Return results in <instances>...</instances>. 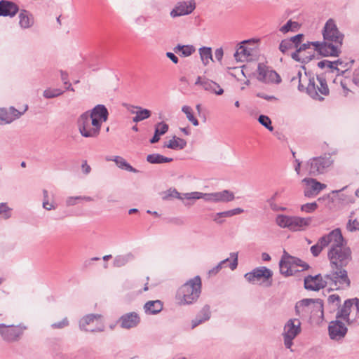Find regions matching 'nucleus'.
<instances>
[{"mask_svg": "<svg viewBox=\"0 0 359 359\" xmlns=\"http://www.w3.org/2000/svg\"><path fill=\"white\" fill-rule=\"evenodd\" d=\"M300 26L297 22L292 21L291 20H288L285 25L282 26L279 31L283 34H286L289 32H297L299 29Z\"/></svg>", "mask_w": 359, "mask_h": 359, "instance_id": "39", "label": "nucleus"}, {"mask_svg": "<svg viewBox=\"0 0 359 359\" xmlns=\"http://www.w3.org/2000/svg\"><path fill=\"white\" fill-rule=\"evenodd\" d=\"M298 82V89L306 92L313 99L323 100L321 95H327L330 93L325 79L323 76H318L316 79L309 76L306 72L303 74L298 72L295 76L291 79V82Z\"/></svg>", "mask_w": 359, "mask_h": 359, "instance_id": "4", "label": "nucleus"}, {"mask_svg": "<svg viewBox=\"0 0 359 359\" xmlns=\"http://www.w3.org/2000/svg\"><path fill=\"white\" fill-rule=\"evenodd\" d=\"M174 197L183 199H203L206 202L217 203L216 192L213 193H202L198 191H193L190 193L180 194L177 191H174Z\"/></svg>", "mask_w": 359, "mask_h": 359, "instance_id": "16", "label": "nucleus"}, {"mask_svg": "<svg viewBox=\"0 0 359 359\" xmlns=\"http://www.w3.org/2000/svg\"><path fill=\"white\" fill-rule=\"evenodd\" d=\"M323 41L307 42L291 54V57L302 63L309 62L314 57V52L309 51L311 46L313 50L323 56H338L342 45L344 35L338 30L332 19L327 21L323 31Z\"/></svg>", "mask_w": 359, "mask_h": 359, "instance_id": "1", "label": "nucleus"}, {"mask_svg": "<svg viewBox=\"0 0 359 359\" xmlns=\"http://www.w3.org/2000/svg\"><path fill=\"white\" fill-rule=\"evenodd\" d=\"M337 62H330L327 60H324L322 61H320L318 63V67L323 69V68H329L331 69V71L333 72L334 70H336L337 72L339 71V69L337 68Z\"/></svg>", "mask_w": 359, "mask_h": 359, "instance_id": "42", "label": "nucleus"}, {"mask_svg": "<svg viewBox=\"0 0 359 359\" xmlns=\"http://www.w3.org/2000/svg\"><path fill=\"white\" fill-rule=\"evenodd\" d=\"M333 159L330 155L313 157L308 160L304 165L309 175L317 176L326 172L332 165Z\"/></svg>", "mask_w": 359, "mask_h": 359, "instance_id": "8", "label": "nucleus"}, {"mask_svg": "<svg viewBox=\"0 0 359 359\" xmlns=\"http://www.w3.org/2000/svg\"><path fill=\"white\" fill-rule=\"evenodd\" d=\"M195 85L200 86L205 90L218 95H222L224 93V90L219 84L205 77L198 76Z\"/></svg>", "mask_w": 359, "mask_h": 359, "instance_id": "21", "label": "nucleus"}, {"mask_svg": "<svg viewBox=\"0 0 359 359\" xmlns=\"http://www.w3.org/2000/svg\"><path fill=\"white\" fill-rule=\"evenodd\" d=\"M27 109V105H25L22 111H19L13 107H11L8 109H0V125L11 123L14 120L20 118Z\"/></svg>", "mask_w": 359, "mask_h": 359, "instance_id": "17", "label": "nucleus"}, {"mask_svg": "<svg viewBox=\"0 0 359 359\" xmlns=\"http://www.w3.org/2000/svg\"><path fill=\"white\" fill-rule=\"evenodd\" d=\"M63 93V91L60 89H46L43 91V96L46 98L50 99L57 97Z\"/></svg>", "mask_w": 359, "mask_h": 359, "instance_id": "44", "label": "nucleus"}, {"mask_svg": "<svg viewBox=\"0 0 359 359\" xmlns=\"http://www.w3.org/2000/svg\"><path fill=\"white\" fill-rule=\"evenodd\" d=\"M108 111L104 105L98 104L91 111L83 113L77 121L81 135L84 137H97L100 133L102 123L108 118Z\"/></svg>", "mask_w": 359, "mask_h": 359, "instance_id": "3", "label": "nucleus"}, {"mask_svg": "<svg viewBox=\"0 0 359 359\" xmlns=\"http://www.w3.org/2000/svg\"><path fill=\"white\" fill-rule=\"evenodd\" d=\"M257 79L265 83H276L278 84L281 82L280 75L269 69L263 63H259L257 66Z\"/></svg>", "mask_w": 359, "mask_h": 359, "instance_id": "15", "label": "nucleus"}, {"mask_svg": "<svg viewBox=\"0 0 359 359\" xmlns=\"http://www.w3.org/2000/svg\"><path fill=\"white\" fill-rule=\"evenodd\" d=\"M317 207H318V205L316 202L306 203V204L302 205L301 210L306 212H312L317 208Z\"/></svg>", "mask_w": 359, "mask_h": 359, "instance_id": "49", "label": "nucleus"}, {"mask_svg": "<svg viewBox=\"0 0 359 359\" xmlns=\"http://www.w3.org/2000/svg\"><path fill=\"white\" fill-rule=\"evenodd\" d=\"M210 316L211 312L210 306H204L196 318L191 320V327L194 329L198 325L208 320L210 318Z\"/></svg>", "mask_w": 359, "mask_h": 359, "instance_id": "26", "label": "nucleus"}, {"mask_svg": "<svg viewBox=\"0 0 359 359\" xmlns=\"http://www.w3.org/2000/svg\"><path fill=\"white\" fill-rule=\"evenodd\" d=\"M102 315L88 314L79 320V328L85 332H103L104 325L101 322Z\"/></svg>", "mask_w": 359, "mask_h": 359, "instance_id": "13", "label": "nucleus"}, {"mask_svg": "<svg viewBox=\"0 0 359 359\" xmlns=\"http://www.w3.org/2000/svg\"><path fill=\"white\" fill-rule=\"evenodd\" d=\"M201 292V279L196 276L187 281L177 290L176 300L180 305L192 304L197 301Z\"/></svg>", "mask_w": 359, "mask_h": 359, "instance_id": "5", "label": "nucleus"}, {"mask_svg": "<svg viewBox=\"0 0 359 359\" xmlns=\"http://www.w3.org/2000/svg\"><path fill=\"white\" fill-rule=\"evenodd\" d=\"M80 199H81V196H74H74L68 197L66 200V204L67 206L74 205L77 203L78 201H80Z\"/></svg>", "mask_w": 359, "mask_h": 359, "instance_id": "53", "label": "nucleus"}, {"mask_svg": "<svg viewBox=\"0 0 359 359\" xmlns=\"http://www.w3.org/2000/svg\"><path fill=\"white\" fill-rule=\"evenodd\" d=\"M347 81H348V79L340 80L341 86L343 89V93L344 96H347L348 93L351 91L347 87Z\"/></svg>", "mask_w": 359, "mask_h": 359, "instance_id": "56", "label": "nucleus"}, {"mask_svg": "<svg viewBox=\"0 0 359 359\" xmlns=\"http://www.w3.org/2000/svg\"><path fill=\"white\" fill-rule=\"evenodd\" d=\"M166 56L175 64L178 63V57L172 53L168 52L166 53Z\"/></svg>", "mask_w": 359, "mask_h": 359, "instance_id": "61", "label": "nucleus"}, {"mask_svg": "<svg viewBox=\"0 0 359 359\" xmlns=\"http://www.w3.org/2000/svg\"><path fill=\"white\" fill-rule=\"evenodd\" d=\"M272 275L271 270L265 266H260L245 273V278L251 283L261 282V283L265 284V286L269 287L272 285Z\"/></svg>", "mask_w": 359, "mask_h": 359, "instance_id": "12", "label": "nucleus"}, {"mask_svg": "<svg viewBox=\"0 0 359 359\" xmlns=\"http://www.w3.org/2000/svg\"><path fill=\"white\" fill-rule=\"evenodd\" d=\"M346 229L350 232L359 231L358 221L356 219H352L351 217H350V219L346 224Z\"/></svg>", "mask_w": 359, "mask_h": 359, "instance_id": "45", "label": "nucleus"}, {"mask_svg": "<svg viewBox=\"0 0 359 359\" xmlns=\"http://www.w3.org/2000/svg\"><path fill=\"white\" fill-rule=\"evenodd\" d=\"M280 271L281 274L289 276L296 272L306 270L309 268V265L302 259L291 256L285 250L279 263Z\"/></svg>", "mask_w": 359, "mask_h": 359, "instance_id": "6", "label": "nucleus"}, {"mask_svg": "<svg viewBox=\"0 0 359 359\" xmlns=\"http://www.w3.org/2000/svg\"><path fill=\"white\" fill-rule=\"evenodd\" d=\"M304 38V34H299L294 36L291 37L290 39L293 43L294 46L295 47L296 50H297L298 46L301 43L302 39ZM300 48V46L298 48V49Z\"/></svg>", "mask_w": 359, "mask_h": 359, "instance_id": "50", "label": "nucleus"}, {"mask_svg": "<svg viewBox=\"0 0 359 359\" xmlns=\"http://www.w3.org/2000/svg\"><path fill=\"white\" fill-rule=\"evenodd\" d=\"M198 53L204 66L208 65L210 61H213L212 48L210 47H201L198 49Z\"/></svg>", "mask_w": 359, "mask_h": 359, "instance_id": "32", "label": "nucleus"}, {"mask_svg": "<svg viewBox=\"0 0 359 359\" xmlns=\"http://www.w3.org/2000/svg\"><path fill=\"white\" fill-rule=\"evenodd\" d=\"M217 203H228L234 200V194L229 190L216 192Z\"/></svg>", "mask_w": 359, "mask_h": 359, "instance_id": "36", "label": "nucleus"}, {"mask_svg": "<svg viewBox=\"0 0 359 359\" xmlns=\"http://www.w3.org/2000/svg\"><path fill=\"white\" fill-rule=\"evenodd\" d=\"M229 259L226 258L222 261H221L215 267L209 271L210 275H215L217 274L226 264L227 262H229Z\"/></svg>", "mask_w": 359, "mask_h": 359, "instance_id": "47", "label": "nucleus"}, {"mask_svg": "<svg viewBox=\"0 0 359 359\" xmlns=\"http://www.w3.org/2000/svg\"><path fill=\"white\" fill-rule=\"evenodd\" d=\"M296 314L301 317L321 316L323 314V304L320 299H304L296 304Z\"/></svg>", "mask_w": 359, "mask_h": 359, "instance_id": "9", "label": "nucleus"}, {"mask_svg": "<svg viewBox=\"0 0 359 359\" xmlns=\"http://www.w3.org/2000/svg\"><path fill=\"white\" fill-rule=\"evenodd\" d=\"M257 96L263 98L268 101L277 100V98L273 95H267L263 93H258Z\"/></svg>", "mask_w": 359, "mask_h": 359, "instance_id": "58", "label": "nucleus"}, {"mask_svg": "<svg viewBox=\"0 0 359 359\" xmlns=\"http://www.w3.org/2000/svg\"><path fill=\"white\" fill-rule=\"evenodd\" d=\"M8 210H9V208L7 206L6 203H0V214H5L6 218H8L10 217V215L8 212Z\"/></svg>", "mask_w": 359, "mask_h": 359, "instance_id": "55", "label": "nucleus"}, {"mask_svg": "<svg viewBox=\"0 0 359 359\" xmlns=\"http://www.w3.org/2000/svg\"><path fill=\"white\" fill-rule=\"evenodd\" d=\"M133 108L137 109L136 115L133 118V121L135 123L144 121L151 116V112L149 109L141 107H133Z\"/></svg>", "mask_w": 359, "mask_h": 359, "instance_id": "35", "label": "nucleus"}, {"mask_svg": "<svg viewBox=\"0 0 359 359\" xmlns=\"http://www.w3.org/2000/svg\"><path fill=\"white\" fill-rule=\"evenodd\" d=\"M168 130V125L165 123L161 122L156 124L154 137L150 140L151 144L159 141L160 136L166 133Z\"/></svg>", "mask_w": 359, "mask_h": 359, "instance_id": "34", "label": "nucleus"}, {"mask_svg": "<svg viewBox=\"0 0 359 359\" xmlns=\"http://www.w3.org/2000/svg\"><path fill=\"white\" fill-rule=\"evenodd\" d=\"M182 111L186 114L187 119L192 123L194 126H198V121L194 117L193 110L189 106L184 105L182 108Z\"/></svg>", "mask_w": 359, "mask_h": 359, "instance_id": "41", "label": "nucleus"}, {"mask_svg": "<svg viewBox=\"0 0 359 359\" xmlns=\"http://www.w3.org/2000/svg\"><path fill=\"white\" fill-rule=\"evenodd\" d=\"M352 307V300L351 299L344 302L343 306L337 313V319H342L349 323V315Z\"/></svg>", "mask_w": 359, "mask_h": 359, "instance_id": "28", "label": "nucleus"}, {"mask_svg": "<svg viewBox=\"0 0 359 359\" xmlns=\"http://www.w3.org/2000/svg\"><path fill=\"white\" fill-rule=\"evenodd\" d=\"M351 300H352V306L353 304L355 305L357 312L359 313V299L355 297V298L351 299Z\"/></svg>", "mask_w": 359, "mask_h": 359, "instance_id": "64", "label": "nucleus"}, {"mask_svg": "<svg viewBox=\"0 0 359 359\" xmlns=\"http://www.w3.org/2000/svg\"><path fill=\"white\" fill-rule=\"evenodd\" d=\"M61 79H62V81H63L64 84L67 85V86L66 87L67 90H72V91L74 90V88L72 87L71 83H69L68 82V74H67V73L61 71Z\"/></svg>", "mask_w": 359, "mask_h": 359, "instance_id": "52", "label": "nucleus"}, {"mask_svg": "<svg viewBox=\"0 0 359 359\" xmlns=\"http://www.w3.org/2000/svg\"><path fill=\"white\" fill-rule=\"evenodd\" d=\"M196 8V2L194 0L189 1L179 2L171 11L170 16L176 18L178 16L189 15Z\"/></svg>", "mask_w": 359, "mask_h": 359, "instance_id": "20", "label": "nucleus"}, {"mask_svg": "<svg viewBox=\"0 0 359 359\" xmlns=\"http://www.w3.org/2000/svg\"><path fill=\"white\" fill-rule=\"evenodd\" d=\"M293 48H295V47L290 39L283 40L279 46V49L283 53H285L288 50Z\"/></svg>", "mask_w": 359, "mask_h": 359, "instance_id": "43", "label": "nucleus"}, {"mask_svg": "<svg viewBox=\"0 0 359 359\" xmlns=\"http://www.w3.org/2000/svg\"><path fill=\"white\" fill-rule=\"evenodd\" d=\"M247 42V41H242L236 49V53H234V57L236 61L243 62L247 60L248 56L250 55V50L244 46Z\"/></svg>", "mask_w": 359, "mask_h": 359, "instance_id": "30", "label": "nucleus"}, {"mask_svg": "<svg viewBox=\"0 0 359 359\" xmlns=\"http://www.w3.org/2000/svg\"><path fill=\"white\" fill-rule=\"evenodd\" d=\"M113 161H114L116 165L122 170H126L135 173L137 172V170L133 168L123 157L118 156H114Z\"/></svg>", "mask_w": 359, "mask_h": 359, "instance_id": "37", "label": "nucleus"}, {"mask_svg": "<svg viewBox=\"0 0 359 359\" xmlns=\"http://www.w3.org/2000/svg\"><path fill=\"white\" fill-rule=\"evenodd\" d=\"M147 161L150 163H163L172 161V158H168L158 154H149L147 156Z\"/></svg>", "mask_w": 359, "mask_h": 359, "instance_id": "38", "label": "nucleus"}, {"mask_svg": "<svg viewBox=\"0 0 359 359\" xmlns=\"http://www.w3.org/2000/svg\"><path fill=\"white\" fill-rule=\"evenodd\" d=\"M331 243L327 252L331 271L327 277L332 280L337 281L341 287H348L351 284L346 270L344 269L352 259L351 250L347 245L341 230L334 229L331 236Z\"/></svg>", "mask_w": 359, "mask_h": 359, "instance_id": "2", "label": "nucleus"}, {"mask_svg": "<svg viewBox=\"0 0 359 359\" xmlns=\"http://www.w3.org/2000/svg\"><path fill=\"white\" fill-rule=\"evenodd\" d=\"M224 55V51L222 48H217L215 51V57L219 61L221 62Z\"/></svg>", "mask_w": 359, "mask_h": 359, "instance_id": "59", "label": "nucleus"}, {"mask_svg": "<svg viewBox=\"0 0 359 359\" xmlns=\"http://www.w3.org/2000/svg\"><path fill=\"white\" fill-rule=\"evenodd\" d=\"M328 331L332 339L339 341L345 337L347 327L340 320L337 319L330 323Z\"/></svg>", "mask_w": 359, "mask_h": 359, "instance_id": "19", "label": "nucleus"}, {"mask_svg": "<svg viewBox=\"0 0 359 359\" xmlns=\"http://www.w3.org/2000/svg\"><path fill=\"white\" fill-rule=\"evenodd\" d=\"M43 208L47 210H54L55 206L53 205V203H49L48 200H43Z\"/></svg>", "mask_w": 359, "mask_h": 359, "instance_id": "60", "label": "nucleus"}, {"mask_svg": "<svg viewBox=\"0 0 359 359\" xmlns=\"http://www.w3.org/2000/svg\"><path fill=\"white\" fill-rule=\"evenodd\" d=\"M327 285L335 290L347 288V287H341L339 283L330 279L327 277V274L325 276L324 279L320 274L316 275L315 276H309L304 279V287L306 290L318 291L324 288Z\"/></svg>", "mask_w": 359, "mask_h": 359, "instance_id": "10", "label": "nucleus"}, {"mask_svg": "<svg viewBox=\"0 0 359 359\" xmlns=\"http://www.w3.org/2000/svg\"><path fill=\"white\" fill-rule=\"evenodd\" d=\"M301 322L297 318L289 319L283 326L282 337L285 346L290 349L293 345V340L301 333Z\"/></svg>", "mask_w": 359, "mask_h": 359, "instance_id": "11", "label": "nucleus"}, {"mask_svg": "<svg viewBox=\"0 0 359 359\" xmlns=\"http://www.w3.org/2000/svg\"><path fill=\"white\" fill-rule=\"evenodd\" d=\"M353 82L359 86V68L355 69L353 75Z\"/></svg>", "mask_w": 359, "mask_h": 359, "instance_id": "63", "label": "nucleus"}, {"mask_svg": "<svg viewBox=\"0 0 359 359\" xmlns=\"http://www.w3.org/2000/svg\"><path fill=\"white\" fill-rule=\"evenodd\" d=\"M258 121L269 130L272 131L273 130V128L271 126V121L267 116L260 115L259 116Z\"/></svg>", "mask_w": 359, "mask_h": 359, "instance_id": "46", "label": "nucleus"}, {"mask_svg": "<svg viewBox=\"0 0 359 359\" xmlns=\"http://www.w3.org/2000/svg\"><path fill=\"white\" fill-rule=\"evenodd\" d=\"M334 230L329 233L320 237L317 243L311 247V252L314 257H318L325 247H330L331 243V235H333Z\"/></svg>", "mask_w": 359, "mask_h": 359, "instance_id": "24", "label": "nucleus"}, {"mask_svg": "<svg viewBox=\"0 0 359 359\" xmlns=\"http://www.w3.org/2000/svg\"><path fill=\"white\" fill-rule=\"evenodd\" d=\"M268 203L269 204L271 208L273 210H275V211H277V210H284L285 208H280V207H278L274 202V198H269L268 201Z\"/></svg>", "mask_w": 359, "mask_h": 359, "instance_id": "57", "label": "nucleus"}, {"mask_svg": "<svg viewBox=\"0 0 359 359\" xmlns=\"http://www.w3.org/2000/svg\"><path fill=\"white\" fill-rule=\"evenodd\" d=\"M310 217H301L278 215L276 218V223L280 228H286L292 231H304L311 224Z\"/></svg>", "mask_w": 359, "mask_h": 359, "instance_id": "7", "label": "nucleus"}, {"mask_svg": "<svg viewBox=\"0 0 359 359\" xmlns=\"http://www.w3.org/2000/svg\"><path fill=\"white\" fill-rule=\"evenodd\" d=\"M133 258V255L131 253L116 256L114 261V265L116 267H121Z\"/></svg>", "mask_w": 359, "mask_h": 359, "instance_id": "40", "label": "nucleus"}, {"mask_svg": "<svg viewBox=\"0 0 359 359\" xmlns=\"http://www.w3.org/2000/svg\"><path fill=\"white\" fill-rule=\"evenodd\" d=\"M145 313L147 314H157L163 309V303L160 300L149 301L144 306Z\"/></svg>", "mask_w": 359, "mask_h": 359, "instance_id": "29", "label": "nucleus"}, {"mask_svg": "<svg viewBox=\"0 0 359 359\" xmlns=\"http://www.w3.org/2000/svg\"><path fill=\"white\" fill-rule=\"evenodd\" d=\"M69 320L67 318H64L61 321L54 323L51 325L53 329H62L69 325Z\"/></svg>", "mask_w": 359, "mask_h": 359, "instance_id": "48", "label": "nucleus"}, {"mask_svg": "<svg viewBox=\"0 0 359 359\" xmlns=\"http://www.w3.org/2000/svg\"><path fill=\"white\" fill-rule=\"evenodd\" d=\"M24 329V327L18 325L0 324V335L3 340L6 342H15L20 339Z\"/></svg>", "mask_w": 359, "mask_h": 359, "instance_id": "14", "label": "nucleus"}, {"mask_svg": "<svg viewBox=\"0 0 359 359\" xmlns=\"http://www.w3.org/2000/svg\"><path fill=\"white\" fill-rule=\"evenodd\" d=\"M82 170H83V172L86 175L88 174L90 172V165H88L86 163V161H85L83 164H82Z\"/></svg>", "mask_w": 359, "mask_h": 359, "instance_id": "62", "label": "nucleus"}, {"mask_svg": "<svg viewBox=\"0 0 359 359\" xmlns=\"http://www.w3.org/2000/svg\"><path fill=\"white\" fill-rule=\"evenodd\" d=\"M306 184L304 195L306 197L317 196L323 189L326 188V184L320 183L313 178H304L302 180Z\"/></svg>", "mask_w": 359, "mask_h": 359, "instance_id": "18", "label": "nucleus"}, {"mask_svg": "<svg viewBox=\"0 0 359 359\" xmlns=\"http://www.w3.org/2000/svg\"><path fill=\"white\" fill-rule=\"evenodd\" d=\"M19 25L22 29H29L34 24V15L28 11L22 9L18 15Z\"/></svg>", "mask_w": 359, "mask_h": 359, "instance_id": "25", "label": "nucleus"}, {"mask_svg": "<svg viewBox=\"0 0 359 359\" xmlns=\"http://www.w3.org/2000/svg\"><path fill=\"white\" fill-rule=\"evenodd\" d=\"M140 322V318L135 312H130L123 315L118 320L120 326L124 329H130L136 327Z\"/></svg>", "mask_w": 359, "mask_h": 359, "instance_id": "22", "label": "nucleus"}, {"mask_svg": "<svg viewBox=\"0 0 359 359\" xmlns=\"http://www.w3.org/2000/svg\"><path fill=\"white\" fill-rule=\"evenodd\" d=\"M19 11L18 6L8 0L0 1V16L11 18L14 17Z\"/></svg>", "mask_w": 359, "mask_h": 359, "instance_id": "23", "label": "nucleus"}, {"mask_svg": "<svg viewBox=\"0 0 359 359\" xmlns=\"http://www.w3.org/2000/svg\"><path fill=\"white\" fill-rule=\"evenodd\" d=\"M173 50L176 53H180L182 57H189L196 51V48L193 45L178 44L174 47Z\"/></svg>", "mask_w": 359, "mask_h": 359, "instance_id": "33", "label": "nucleus"}, {"mask_svg": "<svg viewBox=\"0 0 359 359\" xmlns=\"http://www.w3.org/2000/svg\"><path fill=\"white\" fill-rule=\"evenodd\" d=\"M244 212L243 209L241 208H237L233 210L224 211L221 212L216 213L213 216V220L217 224H222L224 222V217H231L236 215L241 214Z\"/></svg>", "mask_w": 359, "mask_h": 359, "instance_id": "27", "label": "nucleus"}, {"mask_svg": "<svg viewBox=\"0 0 359 359\" xmlns=\"http://www.w3.org/2000/svg\"><path fill=\"white\" fill-rule=\"evenodd\" d=\"M230 258L232 259L233 261L230 263L229 267L231 270H234L238 266V252L231 253Z\"/></svg>", "mask_w": 359, "mask_h": 359, "instance_id": "51", "label": "nucleus"}, {"mask_svg": "<svg viewBox=\"0 0 359 359\" xmlns=\"http://www.w3.org/2000/svg\"><path fill=\"white\" fill-rule=\"evenodd\" d=\"M187 146V141L184 139L177 137L174 136L172 139L170 140L167 144H165V147L174 149V150H182Z\"/></svg>", "mask_w": 359, "mask_h": 359, "instance_id": "31", "label": "nucleus"}, {"mask_svg": "<svg viewBox=\"0 0 359 359\" xmlns=\"http://www.w3.org/2000/svg\"><path fill=\"white\" fill-rule=\"evenodd\" d=\"M340 297L338 294H332L328 297V302L332 304H335L336 306H339L340 303Z\"/></svg>", "mask_w": 359, "mask_h": 359, "instance_id": "54", "label": "nucleus"}]
</instances>
